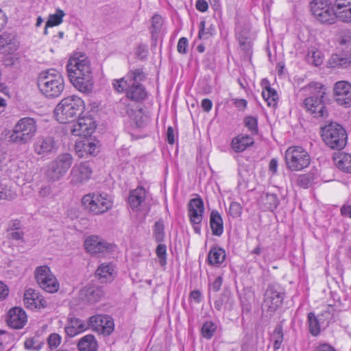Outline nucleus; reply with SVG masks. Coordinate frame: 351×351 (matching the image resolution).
<instances>
[{
	"mask_svg": "<svg viewBox=\"0 0 351 351\" xmlns=\"http://www.w3.org/2000/svg\"><path fill=\"white\" fill-rule=\"evenodd\" d=\"M37 121L35 119L29 117H23L15 124L10 138L13 143L25 144L32 141L37 133Z\"/></svg>",
	"mask_w": 351,
	"mask_h": 351,
	"instance_id": "39448f33",
	"label": "nucleus"
},
{
	"mask_svg": "<svg viewBox=\"0 0 351 351\" xmlns=\"http://www.w3.org/2000/svg\"><path fill=\"white\" fill-rule=\"evenodd\" d=\"M217 328L216 325L212 322H206L202 327V334L207 339H210L214 335Z\"/></svg>",
	"mask_w": 351,
	"mask_h": 351,
	"instance_id": "de8ad7c7",
	"label": "nucleus"
},
{
	"mask_svg": "<svg viewBox=\"0 0 351 351\" xmlns=\"http://www.w3.org/2000/svg\"><path fill=\"white\" fill-rule=\"evenodd\" d=\"M272 339L274 340V350H278L282 343L283 340V332L282 327L280 325H278L272 334Z\"/></svg>",
	"mask_w": 351,
	"mask_h": 351,
	"instance_id": "49530a36",
	"label": "nucleus"
},
{
	"mask_svg": "<svg viewBox=\"0 0 351 351\" xmlns=\"http://www.w3.org/2000/svg\"><path fill=\"white\" fill-rule=\"evenodd\" d=\"M187 47L188 40L184 37L180 38L177 45L178 51L180 53L184 54L187 51Z\"/></svg>",
	"mask_w": 351,
	"mask_h": 351,
	"instance_id": "bf43d9fd",
	"label": "nucleus"
},
{
	"mask_svg": "<svg viewBox=\"0 0 351 351\" xmlns=\"http://www.w3.org/2000/svg\"><path fill=\"white\" fill-rule=\"evenodd\" d=\"M350 4L351 0H336L333 6L335 10H341Z\"/></svg>",
	"mask_w": 351,
	"mask_h": 351,
	"instance_id": "338daca9",
	"label": "nucleus"
},
{
	"mask_svg": "<svg viewBox=\"0 0 351 351\" xmlns=\"http://www.w3.org/2000/svg\"><path fill=\"white\" fill-rule=\"evenodd\" d=\"M73 162V158L71 154L69 153L59 154L47 164L45 171V178L50 182L59 181L66 174Z\"/></svg>",
	"mask_w": 351,
	"mask_h": 351,
	"instance_id": "423d86ee",
	"label": "nucleus"
},
{
	"mask_svg": "<svg viewBox=\"0 0 351 351\" xmlns=\"http://www.w3.org/2000/svg\"><path fill=\"white\" fill-rule=\"evenodd\" d=\"M61 341V336L57 333L50 335L47 339L49 347L51 350L57 348L60 346Z\"/></svg>",
	"mask_w": 351,
	"mask_h": 351,
	"instance_id": "6e6d98bb",
	"label": "nucleus"
},
{
	"mask_svg": "<svg viewBox=\"0 0 351 351\" xmlns=\"http://www.w3.org/2000/svg\"><path fill=\"white\" fill-rule=\"evenodd\" d=\"M84 101L78 96L62 99L55 108L54 114L60 123H67L78 118L84 111Z\"/></svg>",
	"mask_w": 351,
	"mask_h": 351,
	"instance_id": "7ed1b4c3",
	"label": "nucleus"
},
{
	"mask_svg": "<svg viewBox=\"0 0 351 351\" xmlns=\"http://www.w3.org/2000/svg\"><path fill=\"white\" fill-rule=\"evenodd\" d=\"M189 298L191 300H193L196 303L199 304L202 301V293L199 290H193L191 292Z\"/></svg>",
	"mask_w": 351,
	"mask_h": 351,
	"instance_id": "774afa93",
	"label": "nucleus"
},
{
	"mask_svg": "<svg viewBox=\"0 0 351 351\" xmlns=\"http://www.w3.org/2000/svg\"><path fill=\"white\" fill-rule=\"evenodd\" d=\"M23 302L25 307L30 310L40 309L47 305V302L40 295V293L33 289H28L25 291Z\"/></svg>",
	"mask_w": 351,
	"mask_h": 351,
	"instance_id": "4be33fe9",
	"label": "nucleus"
},
{
	"mask_svg": "<svg viewBox=\"0 0 351 351\" xmlns=\"http://www.w3.org/2000/svg\"><path fill=\"white\" fill-rule=\"evenodd\" d=\"M285 163L291 171H299L308 167L311 157L300 146H291L285 152Z\"/></svg>",
	"mask_w": 351,
	"mask_h": 351,
	"instance_id": "1a4fd4ad",
	"label": "nucleus"
},
{
	"mask_svg": "<svg viewBox=\"0 0 351 351\" xmlns=\"http://www.w3.org/2000/svg\"><path fill=\"white\" fill-rule=\"evenodd\" d=\"M306 59L308 62L316 66L321 65L323 62L322 52L315 49H311L308 51Z\"/></svg>",
	"mask_w": 351,
	"mask_h": 351,
	"instance_id": "c03bdc74",
	"label": "nucleus"
},
{
	"mask_svg": "<svg viewBox=\"0 0 351 351\" xmlns=\"http://www.w3.org/2000/svg\"><path fill=\"white\" fill-rule=\"evenodd\" d=\"M65 16L64 12L61 9H57L56 13L50 14L45 24L44 34H47V28L60 25L63 21V17Z\"/></svg>",
	"mask_w": 351,
	"mask_h": 351,
	"instance_id": "72a5a7b5",
	"label": "nucleus"
},
{
	"mask_svg": "<svg viewBox=\"0 0 351 351\" xmlns=\"http://www.w3.org/2000/svg\"><path fill=\"white\" fill-rule=\"evenodd\" d=\"M329 63L330 66L334 68H346L351 63V60L348 57H343L341 55L334 54L331 56Z\"/></svg>",
	"mask_w": 351,
	"mask_h": 351,
	"instance_id": "e433bc0d",
	"label": "nucleus"
},
{
	"mask_svg": "<svg viewBox=\"0 0 351 351\" xmlns=\"http://www.w3.org/2000/svg\"><path fill=\"white\" fill-rule=\"evenodd\" d=\"M322 136L331 149H341L346 145V132L341 125L336 123H331L322 128Z\"/></svg>",
	"mask_w": 351,
	"mask_h": 351,
	"instance_id": "6e6552de",
	"label": "nucleus"
},
{
	"mask_svg": "<svg viewBox=\"0 0 351 351\" xmlns=\"http://www.w3.org/2000/svg\"><path fill=\"white\" fill-rule=\"evenodd\" d=\"M210 226L215 236H221L223 232V223L220 213L213 210L210 215Z\"/></svg>",
	"mask_w": 351,
	"mask_h": 351,
	"instance_id": "cd10ccee",
	"label": "nucleus"
},
{
	"mask_svg": "<svg viewBox=\"0 0 351 351\" xmlns=\"http://www.w3.org/2000/svg\"><path fill=\"white\" fill-rule=\"evenodd\" d=\"M92 173L90 164L87 162L75 165L70 174L71 182L75 185L83 184L90 178Z\"/></svg>",
	"mask_w": 351,
	"mask_h": 351,
	"instance_id": "dca6fc26",
	"label": "nucleus"
},
{
	"mask_svg": "<svg viewBox=\"0 0 351 351\" xmlns=\"http://www.w3.org/2000/svg\"><path fill=\"white\" fill-rule=\"evenodd\" d=\"M196 9L202 12L207 11L208 5L205 0H197L195 3Z\"/></svg>",
	"mask_w": 351,
	"mask_h": 351,
	"instance_id": "69168bd1",
	"label": "nucleus"
},
{
	"mask_svg": "<svg viewBox=\"0 0 351 351\" xmlns=\"http://www.w3.org/2000/svg\"><path fill=\"white\" fill-rule=\"evenodd\" d=\"M223 283V278L221 276H218L214 282L210 285V289H212L214 292H217L219 291Z\"/></svg>",
	"mask_w": 351,
	"mask_h": 351,
	"instance_id": "680f3d73",
	"label": "nucleus"
},
{
	"mask_svg": "<svg viewBox=\"0 0 351 351\" xmlns=\"http://www.w3.org/2000/svg\"><path fill=\"white\" fill-rule=\"evenodd\" d=\"M114 270L112 265L103 263L98 267L96 271V275L102 283L106 282L113 280Z\"/></svg>",
	"mask_w": 351,
	"mask_h": 351,
	"instance_id": "c85d7f7f",
	"label": "nucleus"
},
{
	"mask_svg": "<svg viewBox=\"0 0 351 351\" xmlns=\"http://www.w3.org/2000/svg\"><path fill=\"white\" fill-rule=\"evenodd\" d=\"M82 204L93 215H102L113 206L112 197L106 193H93L85 195Z\"/></svg>",
	"mask_w": 351,
	"mask_h": 351,
	"instance_id": "0eeeda50",
	"label": "nucleus"
},
{
	"mask_svg": "<svg viewBox=\"0 0 351 351\" xmlns=\"http://www.w3.org/2000/svg\"><path fill=\"white\" fill-rule=\"evenodd\" d=\"M84 247L87 252L91 254H97L109 251L111 245L98 236L91 235L86 239Z\"/></svg>",
	"mask_w": 351,
	"mask_h": 351,
	"instance_id": "6ab92c4d",
	"label": "nucleus"
},
{
	"mask_svg": "<svg viewBox=\"0 0 351 351\" xmlns=\"http://www.w3.org/2000/svg\"><path fill=\"white\" fill-rule=\"evenodd\" d=\"M14 36L7 32L0 34V51L5 49V47L11 45Z\"/></svg>",
	"mask_w": 351,
	"mask_h": 351,
	"instance_id": "5fc2aeb1",
	"label": "nucleus"
},
{
	"mask_svg": "<svg viewBox=\"0 0 351 351\" xmlns=\"http://www.w3.org/2000/svg\"><path fill=\"white\" fill-rule=\"evenodd\" d=\"M16 193L11 187L0 184V199L4 200H13L16 197Z\"/></svg>",
	"mask_w": 351,
	"mask_h": 351,
	"instance_id": "a18cd8bd",
	"label": "nucleus"
},
{
	"mask_svg": "<svg viewBox=\"0 0 351 351\" xmlns=\"http://www.w3.org/2000/svg\"><path fill=\"white\" fill-rule=\"evenodd\" d=\"M68 77L73 86L79 91L89 93L93 88L90 61L86 54L76 53L68 60Z\"/></svg>",
	"mask_w": 351,
	"mask_h": 351,
	"instance_id": "f257e3e1",
	"label": "nucleus"
},
{
	"mask_svg": "<svg viewBox=\"0 0 351 351\" xmlns=\"http://www.w3.org/2000/svg\"><path fill=\"white\" fill-rule=\"evenodd\" d=\"M162 25V19L159 15H154L152 19V37L155 38L157 36L161 27Z\"/></svg>",
	"mask_w": 351,
	"mask_h": 351,
	"instance_id": "8fccbe9b",
	"label": "nucleus"
},
{
	"mask_svg": "<svg viewBox=\"0 0 351 351\" xmlns=\"http://www.w3.org/2000/svg\"><path fill=\"white\" fill-rule=\"evenodd\" d=\"M84 149L90 155H95L98 152V147L93 142H88V143L84 144Z\"/></svg>",
	"mask_w": 351,
	"mask_h": 351,
	"instance_id": "052dcab7",
	"label": "nucleus"
},
{
	"mask_svg": "<svg viewBox=\"0 0 351 351\" xmlns=\"http://www.w3.org/2000/svg\"><path fill=\"white\" fill-rule=\"evenodd\" d=\"M204 213V205L199 197L191 199L188 204V215L191 223H201Z\"/></svg>",
	"mask_w": 351,
	"mask_h": 351,
	"instance_id": "aec40b11",
	"label": "nucleus"
},
{
	"mask_svg": "<svg viewBox=\"0 0 351 351\" xmlns=\"http://www.w3.org/2000/svg\"><path fill=\"white\" fill-rule=\"evenodd\" d=\"M88 328L104 335H110L114 330V324L112 318L107 315H96L89 317Z\"/></svg>",
	"mask_w": 351,
	"mask_h": 351,
	"instance_id": "4468645a",
	"label": "nucleus"
},
{
	"mask_svg": "<svg viewBox=\"0 0 351 351\" xmlns=\"http://www.w3.org/2000/svg\"><path fill=\"white\" fill-rule=\"evenodd\" d=\"M27 322L25 311L21 307H14L8 313V325L14 329H21Z\"/></svg>",
	"mask_w": 351,
	"mask_h": 351,
	"instance_id": "412c9836",
	"label": "nucleus"
},
{
	"mask_svg": "<svg viewBox=\"0 0 351 351\" xmlns=\"http://www.w3.org/2000/svg\"><path fill=\"white\" fill-rule=\"evenodd\" d=\"M262 200L265 208L271 211L276 209L279 204L278 198L274 193H265L262 196Z\"/></svg>",
	"mask_w": 351,
	"mask_h": 351,
	"instance_id": "4c0bfd02",
	"label": "nucleus"
},
{
	"mask_svg": "<svg viewBox=\"0 0 351 351\" xmlns=\"http://www.w3.org/2000/svg\"><path fill=\"white\" fill-rule=\"evenodd\" d=\"M303 90L311 94L304 101L306 110L317 118L327 116L328 112L324 100L326 92L322 84L312 82L308 86L304 87Z\"/></svg>",
	"mask_w": 351,
	"mask_h": 351,
	"instance_id": "20e7f679",
	"label": "nucleus"
},
{
	"mask_svg": "<svg viewBox=\"0 0 351 351\" xmlns=\"http://www.w3.org/2000/svg\"><path fill=\"white\" fill-rule=\"evenodd\" d=\"M130 117L133 119L138 128H143L146 123L147 118L144 115L142 108L138 107L134 108L133 116Z\"/></svg>",
	"mask_w": 351,
	"mask_h": 351,
	"instance_id": "a19ab883",
	"label": "nucleus"
},
{
	"mask_svg": "<svg viewBox=\"0 0 351 351\" xmlns=\"http://www.w3.org/2000/svg\"><path fill=\"white\" fill-rule=\"evenodd\" d=\"M87 329L88 325L85 321L69 315L64 327V332L66 335L70 337H73Z\"/></svg>",
	"mask_w": 351,
	"mask_h": 351,
	"instance_id": "5701e85b",
	"label": "nucleus"
},
{
	"mask_svg": "<svg viewBox=\"0 0 351 351\" xmlns=\"http://www.w3.org/2000/svg\"><path fill=\"white\" fill-rule=\"evenodd\" d=\"M284 293L278 285H269L265 292L262 306L267 311L274 313L282 304Z\"/></svg>",
	"mask_w": 351,
	"mask_h": 351,
	"instance_id": "ddd939ff",
	"label": "nucleus"
},
{
	"mask_svg": "<svg viewBox=\"0 0 351 351\" xmlns=\"http://www.w3.org/2000/svg\"><path fill=\"white\" fill-rule=\"evenodd\" d=\"M156 253L159 258V264L165 266L167 264V246L165 244L159 243L156 247Z\"/></svg>",
	"mask_w": 351,
	"mask_h": 351,
	"instance_id": "603ef678",
	"label": "nucleus"
},
{
	"mask_svg": "<svg viewBox=\"0 0 351 351\" xmlns=\"http://www.w3.org/2000/svg\"><path fill=\"white\" fill-rule=\"evenodd\" d=\"M130 84V80L127 78V76L117 80H114L112 82V86L114 89L118 93L125 92L128 89Z\"/></svg>",
	"mask_w": 351,
	"mask_h": 351,
	"instance_id": "ea45409f",
	"label": "nucleus"
},
{
	"mask_svg": "<svg viewBox=\"0 0 351 351\" xmlns=\"http://www.w3.org/2000/svg\"><path fill=\"white\" fill-rule=\"evenodd\" d=\"M77 348L80 351H97V343L93 335H87L79 341Z\"/></svg>",
	"mask_w": 351,
	"mask_h": 351,
	"instance_id": "2f4dec72",
	"label": "nucleus"
},
{
	"mask_svg": "<svg viewBox=\"0 0 351 351\" xmlns=\"http://www.w3.org/2000/svg\"><path fill=\"white\" fill-rule=\"evenodd\" d=\"M262 96L267 102L268 106L276 107L277 106L278 95L274 88L270 86H267L263 90Z\"/></svg>",
	"mask_w": 351,
	"mask_h": 351,
	"instance_id": "f704fd0d",
	"label": "nucleus"
},
{
	"mask_svg": "<svg viewBox=\"0 0 351 351\" xmlns=\"http://www.w3.org/2000/svg\"><path fill=\"white\" fill-rule=\"evenodd\" d=\"M225 258V250L219 247L211 248L208 255V261L211 265H219L224 261Z\"/></svg>",
	"mask_w": 351,
	"mask_h": 351,
	"instance_id": "7c9ffc66",
	"label": "nucleus"
},
{
	"mask_svg": "<svg viewBox=\"0 0 351 351\" xmlns=\"http://www.w3.org/2000/svg\"><path fill=\"white\" fill-rule=\"evenodd\" d=\"M254 143V138L248 134H241L232 141V148L236 152H242Z\"/></svg>",
	"mask_w": 351,
	"mask_h": 351,
	"instance_id": "bb28decb",
	"label": "nucleus"
},
{
	"mask_svg": "<svg viewBox=\"0 0 351 351\" xmlns=\"http://www.w3.org/2000/svg\"><path fill=\"white\" fill-rule=\"evenodd\" d=\"M37 86L41 94L48 99L58 97L64 89V80L55 69L43 71L37 78Z\"/></svg>",
	"mask_w": 351,
	"mask_h": 351,
	"instance_id": "f03ea898",
	"label": "nucleus"
},
{
	"mask_svg": "<svg viewBox=\"0 0 351 351\" xmlns=\"http://www.w3.org/2000/svg\"><path fill=\"white\" fill-rule=\"evenodd\" d=\"M334 160L338 169L346 173H351V154L339 153L334 158Z\"/></svg>",
	"mask_w": 351,
	"mask_h": 351,
	"instance_id": "c756f323",
	"label": "nucleus"
},
{
	"mask_svg": "<svg viewBox=\"0 0 351 351\" xmlns=\"http://www.w3.org/2000/svg\"><path fill=\"white\" fill-rule=\"evenodd\" d=\"M206 22L202 21L199 23V31L198 36L202 40H206L212 36L215 33V29L213 27H210L207 29H205Z\"/></svg>",
	"mask_w": 351,
	"mask_h": 351,
	"instance_id": "3c124183",
	"label": "nucleus"
},
{
	"mask_svg": "<svg viewBox=\"0 0 351 351\" xmlns=\"http://www.w3.org/2000/svg\"><path fill=\"white\" fill-rule=\"evenodd\" d=\"M320 322L322 320L319 319V317H316L314 313L311 312L308 314L309 331L313 336L316 337L320 333Z\"/></svg>",
	"mask_w": 351,
	"mask_h": 351,
	"instance_id": "c9c22d12",
	"label": "nucleus"
},
{
	"mask_svg": "<svg viewBox=\"0 0 351 351\" xmlns=\"http://www.w3.org/2000/svg\"><path fill=\"white\" fill-rule=\"evenodd\" d=\"M339 311L336 310L332 305H328L319 315L322 322H326L327 324L333 323L339 319Z\"/></svg>",
	"mask_w": 351,
	"mask_h": 351,
	"instance_id": "473e14b6",
	"label": "nucleus"
},
{
	"mask_svg": "<svg viewBox=\"0 0 351 351\" xmlns=\"http://www.w3.org/2000/svg\"><path fill=\"white\" fill-rule=\"evenodd\" d=\"M128 99H122L117 104V109L123 116L132 117L134 114V108L128 102Z\"/></svg>",
	"mask_w": 351,
	"mask_h": 351,
	"instance_id": "58836bf2",
	"label": "nucleus"
},
{
	"mask_svg": "<svg viewBox=\"0 0 351 351\" xmlns=\"http://www.w3.org/2000/svg\"><path fill=\"white\" fill-rule=\"evenodd\" d=\"M80 294L83 301L92 304L99 302L104 297L105 292L101 286L88 285L80 291Z\"/></svg>",
	"mask_w": 351,
	"mask_h": 351,
	"instance_id": "a211bd4d",
	"label": "nucleus"
},
{
	"mask_svg": "<svg viewBox=\"0 0 351 351\" xmlns=\"http://www.w3.org/2000/svg\"><path fill=\"white\" fill-rule=\"evenodd\" d=\"M313 351H337L336 349L329 343H321L316 346Z\"/></svg>",
	"mask_w": 351,
	"mask_h": 351,
	"instance_id": "0e129e2a",
	"label": "nucleus"
},
{
	"mask_svg": "<svg viewBox=\"0 0 351 351\" xmlns=\"http://www.w3.org/2000/svg\"><path fill=\"white\" fill-rule=\"evenodd\" d=\"M229 213L234 218L239 217L242 213L241 205L236 202H232L230 205Z\"/></svg>",
	"mask_w": 351,
	"mask_h": 351,
	"instance_id": "4d7b16f0",
	"label": "nucleus"
},
{
	"mask_svg": "<svg viewBox=\"0 0 351 351\" xmlns=\"http://www.w3.org/2000/svg\"><path fill=\"white\" fill-rule=\"evenodd\" d=\"M58 148V141L50 135L38 136L33 144L34 153L42 158L55 154Z\"/></svg>",
	"mask_w": 351,
	"mask_h": 351,
	"instance_id": "9b49d317",
	"label": "nucleus"
},
{
	"mask_svg": "<svg viewBox=\"0 0 351 351\" xmlns=\"http://www.w3.org/2000/svg\"><path fill=\"white\" fill-rule=\"evenodd\" d=\"M334 96L337 103L345 108L351 107V84L339 81L334 86Z\"/></svg>",
	"mask_w": 351,
	"mask_h": 351,
	"instance_id": "2eb2a0df",
	"label": "nucleus"
},
{
	"mask_svg": "<svg viewBox=\"0 0 351 351\" xmlns=\"http://www.w3.org/2000/svg\"><path fill=\"white\" fill-rule=\"evenodd\" d=\"M145 197L146 191L143 186H138L132 191L128 197V202L132 209L138 210Z\"/></svg>",
	"mask_w": 351,
	"mask_h": 351,
	"instance_id": "a878e982",
	"label": "nucleus"
},
{
	"mask_svg": "<svg viewBox=\"0 0 351 351\" xmlns=\"http://www.w3.org/2000/svg\"><path fill=\"white\" fill-rule=\"evenodd\" d=\"M96 123L91 117H80L77 122L72 125L71 132L73 136H90L95 130Z\"/></svg>",
	"mask_w": 351,
	"mask_h": 351,
	"instance_id": "f3484780",
	"label": "nucleus"
},
{
	"mask_svg": "<svg viewBox=\"0 0 351 351\" xmlns=\"http://www.w3.org/2000/svg\"><path fill=\"white\" fill-rule=\"evenodd\" d=\"M147 97V93L141 83H136L135 82L130 83L127 90V99L136 102H140L145 100Z\"/></svg>",
	"mask_w": 351,
	"mask_h": 351,
	"instance_id": "b1692460",
	"label": "nucleus"
},
{
	"mask_svg": "<svg viewBox=\"0 0 351 351\" xmlns=\"http://www.w3.org/2000/svg\"><path fill=\"white\" fill-rule=\"evenodd\" d=\"M245 126L248 128L252 134H256L258 132L257 119L252 116H248L244 120Z\"/></svg>",
	"mask_w": 351,
	"mask_h": 351,
	"instance_id": "864d4df0",
	"label": "nucleus"
},
{
	"mask_svg": "<svg viewBox=\"0 0 351 351\" xmlns=\"http://www.w3.org/2000/svg\"><path fill=\"white\" fill-rule=\"evenodd\" d=\"M313 17L322 24H333L336 21V10L328 0H313L310 3Z\"/></svg>",
	"mask_w": 351,
	"mask_h": 351,
	"instance_id": "9d476101",
	"label": "nucleus"
},
{
	"mask_svg": "<svg viewBox=\"0 0 351 351\" xmlns=\"http://www.w3.org/2000/svg\"><path fill=\"white\" fill-rule=\"evenodd\" d=\"M35 278L40 287L46 292L52 293L58 291L59 282L49 267L43 265L37 267L35 271Z\"/></svg>",
	"mask_w": 351,
	"mask_h": 351,
	"instance_id": "f8f14e48",
	"label": "nucleus"
},
{
	"mask_svg": "<svg viewBox=\"0 0 351 351\" xmlns=\"http://www.w3.org/2000/svg\"><path fill=\"white\" fill-rule=\"evenodd\" d=\"M154 237L157 243H161L165 239V226L162 220L156 221L154 228Z\"/></svg>",
	"mask_w": 351,
	"mask_h": 351,
	"instance_id": "79ce46f5",
	"label": "nucleus"
},
{
	"mask_svg": "<svg viewBox=\"0 0 351 351\" xmlns=\"http://www.w3.org/2000/svg\"><path fill=\"white\" fill-rule=\"evenodd\" d=\"M234 299L230 291H224L221 295L214 302V307L218 311L232 310Z\"/></svg>",
	"mask_w": 351,
	"mask_h": 351,
	"instance_id": "393cba45",
	"label": "nucleus"
},
{
	"mask_svg": "<svg viewBox=\"0 0 351 351\" xmlns=\"http://www.w3.org/2000/svg\"><path fill=\"white\" fill-rule=\"evenodd\" d=\"M127 78L130 80V83L133 82L140 83V82L145 80V75L141 69H136L128 73Z\"/></svg>",
	"mask_w": 351,
	"mask_h": 351,
	"instance_id": "09e8293b",
	"label": "nucleus"
},
{
	"mask_svg": "<svg viewBox=\"0 0 351 351\" xmlns=\"http://www.w3.org/2000/svg\"><path fill=\"white\" fill-rule=\"evenodd\" d=\"M336 19L345 23H351V4L341 10H336Z\"/></svg>",
	"mask_w": 351,
	"mask_h": 351,
	"instance_id": "37998d69",
	"label": "nucleus"
},
{
	"mask_svg": "<svg viewBox=\"0 0 351 351\" xmlns=\"http://www.w3.org/2000/svg\"><path fill=\"white\" fill-rule=\"evenodd\" d=\"M298 184L303 188H308L311 184V180L306 175H302L298 177Z\"/></svg>",
	"mask_w": 351,
	"mask_h": 351,
	"instance_id": "e2e57ef3",
	"label": "nucleus"
},
{
	"mask_svg": "<svg viewBox=\"0 0 351 351\" xmlns=\"http://www.w3.org/2000/svg\"><path fill=\"white\" fill-rule=\"evenodd\" d=\"M238 40L239 45L242 47V49L246 51H248L251 49V43L248 38L243 36L242 35H239L238 37Z\"/></svg>",
	"mask_w": 351,
	"mask_h": 351,
	"instance_id": "13d9d810",
	"label": "nucleus"
}]
</instances>
